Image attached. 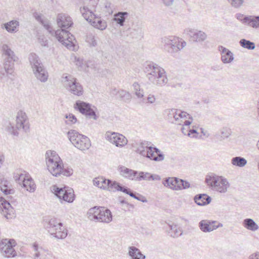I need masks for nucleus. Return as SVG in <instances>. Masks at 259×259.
I'll list each match as a JSON object with an SVG mask.
<instances>
[{
	"instance_id": "a211bd4d",
	"label": "nucleus",
	"mask_w": 259,
	"mask_h": 259,
	"mask_svg": "<svg viewBox=\"0 0 259 259\" xmlns=\"http://www.w3.org/2000/svg\"><path fill=\"white\" fill-rule=\"evenodd\" d=\"M184 33L188 35L191 40L195 42H202L206 38L207 35L204 32L192 28H186Z\"/></svg>"
},
{
	"instance_id": "338daca9",
	"label": "nucleus",
	"mask_w": 259,
	"mask_h": 259,
	"mask_svg": "<svg viewBox=\"0 0 259 259\" xmlns=\"http://www.w3.org/2000/svg\"><path fill=\"white\" fill-rule=\"evenodd\" d=\"M165 73H166V72L163 69V84L166 83L167 82V78L166 75H165Z\"/></svg>"
},
{
	"instance_id": "c03bdc74",
	"label": "nucleus",
	"mask_w": 259,
	"mask_h": 259,
	"mask_svg": "<svg viewBox=\"0 0 259 259\" xmlns=\"http://www.w3.org/2000/svg\"><path fill=\"white\" fill-rule=\"evenodd\" d=\"M133 92L138 98H142L144 97L143 90L141 89L140 85L138 82H135L133 84Z\"/></svg>"
},
{
	"instance_id": "4d7b16f0",
	"label": "nucleus",
	"mask_w": 259,
	"mask_h": 259,
	"mask_svg": "<svg viewBox=\"0 0 259 259\" xmlns=\"http://www.w3.org/2000/svg\"><path fill=\"white\" fill-rule=\"evenodd\" d=\"M179 109H177V112H176V116L174 117V123H177L178 124L181 125V122H180V117H179L178 114Z\"/></svg>"
},
{
	"instance_id": "b1692460",
	"label": "nucleus",
	"mask_w": 259,
	"mask_h": 259,
	"mask_svg": "<svg viewBox=\"0 0 259 259\" xmlns=\"http://www.w3.org/2000/svg\"><path fill=\"white\" fill-rule=\"evenodd\" d=\"M10 183L2 176H0V190L5 195L12 194L15 193V190L11 188Z\"/></svg>"
},
{
	"instance_id": "7ed1b4c3",
	"label": "nucleus",
	"mask_w": 259,
	"mask_h": 259,
	"mask_svg": "<svg viewBox=\"0 0 259 259\" xmlns=\"http://www.w3.org/2000/svg\"><path fill=\"white\" fill-rule=\"evenodd\" d=\"M30 65L36 78L41 82H45L48 78V73L38 56L31 53L28 57Z\"/></svg>"
},
{
	"instance_id": "aec40b11",
	"label": "nucleus",
	"mask_w": 259,
	"mask_h": 259,
	"mask_svg": "<svg viewBox=\"0 0 259 259\" xmlns=\"http://www.w3.org/2000/svg\"><path fill=\"white\" fill-rule=\"evenodd\" d=\"M163 229L165 230L167 234L173 238H177L183 234V231L173 223L170 224L165 222L163 223Z\"/></svg>"
},
{
	"instance_id": "4be33fe9",
	"label": "nucleus",
	"mask_w": 259,
	"mask_h": 259,
	"mask_svg": "<svg viewBox=\"0 0 259 259\" xmlns=\"http://www.w3.org/2000/svg\"><path fill=\"white\" fill-rule=\"evenodd\" d=\"M219 50L221 54V60L224 64L231 63L234 60L233 54L229 49L225 47L220 46Z\"/></svg>"
},
{
	"instance_id": "dca6fc26",
	"label": "nucleus",
	"mask_w": 259,
	"mask_h": 259,
	"mask_svg": "<svg viewBox=\"0 0 259 259\" xmlns=\"http://www.w3.org/2000/svg\"><path fill=\"white\" fill-rule=\"evenodd\" d=\"M105 138L110 143L117 147H123L127 144L126 138L121 134L115 132H107L105 134Z\"/></svg>"
},
{
	"instance_id": "1a4fd4ad",
	"label": "nucleus",
	"mask_w": 259,
	"mask_h": 259,
	"mask_svg": "<svg viewBox=\"0 0 259 259\" xmlns=\"http://www.w3.org/2000/svg\"><path fill=\"white\" fill-rule=\"evenodd\" d=\"M61 81L63 83L64 88L73 95L80 96L83 94L82 86L77 81L76 78L71 75L67 76L63 74L62 76Z\"/></svg>"
},
{
	"instance_id": "58836bf2",
	"label": "nucleus",
	"mask_w": 259,
	"mask_h": 259,
	"mask_svg": "<svg viewBox=\"0 0 259 259\" xmlns=\"http://www.w3.org/2000/svg\"><path fill=\"white\" fill-rule=\"evenodd\" d=\"M127 189L128 190H125V192H124V193H126V194L129 195L132 197H133L138 200L141 201L143 202H147V199L143 196H142L138 193H137L135 192L132 191L130 188H128L127 187Z\"/></svg>"
},
{
	"instance_id": "e433bc0d",
	"label": "nucleus",
	"mask_w": 259,
	"mask_h": 259,
	"mask_svg": "<svg viewBox=\"0 0 259 259\" xmlns=\"http://www.w3.org/2000/svg\"><path fill=\"white\" fill-rule=\"evenodd\" d=\"M247 162V161L246 159L241 156H236L233 157L231 159V163L232 165L240 167L246 165Z\"/></svg>"
},
{
	"instance_id": "774afa93",
	"label": "nucleus",
	"mask_w": 259,
	"mask_h": 259,
	"mask_svg": "<svg viewBox=\"0 0 259 259\" xmlns=\"http://www.w3.org/2000/svg\"><path fill=\"white\" fill-rule=\"evenodd\" d=\"M223 226V224H222L221 223H218L217 225H215L214 224H213V227L212 229H213V230H216L217 229H218L220 227H222Z\"/></svg>"
},
{
	"instance_id": "423d86ee",
	"label": "nucleus",
	"mask_w": 259,
	"mask_h": 259,
	"mask_svg": "<svg viewBox=\"0 0 259 259\" xmlns=\"http://www.w3.org/2000/svg\"><path fill=\"white\" fill-rule=\"evenodd\" d=\"M67 135L72 144L81 151L89 149L91 146V141L88 137L75 130L69 131Z\"/></svg>"
},
{
	"instance_id": "a878e982",
	"label": "nucleus",
	"mask_w": 259,
	"mask_h": 259,
	"mask_svg": "<svg viewBox=\"0 0 259 259\" xmlns=\"http://www.w3.org/2000/svg\"><path fill=\"white\" fill-rule=\"evenodd\" d=\"M194 200L198 205L204 206L209 204L211 198L206 194H199L195 196Z\"/></svg>"
},
{
	"instance_id": "0eeeda50",
	"label": "nucleus",
	"mask_w": 259,
	"mask_h": 259,
	"mask_svg": "<svg viewBox=\"0 0 259 259\" xmlns=\"http://www.w3.org/2000/svg\"><path fill=\"white\" fill-rule=\"evenodd\" d=\"M163 44L164 49L172 56L186 46V41L175 36L164 37Z\"/></svg>"
},
{
	"instance_id": "39448f33",
	"label": "nucleus",
	"mask_w": 259,
	"mask_h": 259,
	"mask_svg": "<svg viewBox=\"0 0 259 259\" xmlns=\"http://www.w3.org/2000/svg\"><path fill=\"white\" fill-rule=\"evenodd\" d=\"M18 130H23L27 133L29 130V123L26 114L22 111H19L17 114L16 119V126L12 125L11 123L7 127V130L12 135L18 136L19 133Z\"/></svg>"
},
{
	"instance_id": "49530a36",
	"label": "nucleus",
	"mask_w": 259,
	"mask_h": 259,
	"mask_svg": "<svg viewBox=\"0 0 259 259\" xmlns=\"http://www.w3.org/2000/svg\"><path fill=\"white\" fill-rule=\"evenodd\" d=\"M178 112L179 117H180V122H181L182 124L183 122L182 119L188 118L189 119L193 120L192 116L186 112L181 110H179Z\"/></svg>"
},
{
	"instance_id": "0e129e2a",
	"label": "nucleus",
	"mask_w": 259,
	"mask_h": 259,
	"mask_svg": "<svg viewBox=\"0 0 259 259\" xmlns=\"http://www.w3.org/2000/svg\"><path fill=\"white\" fill-rule=\"evenodd\" d=\"M110 94L112 96L118 95L119 94V91H117L115 88L112 89L110 92Z\"/></svg>"
},
{
	"instance_id": "a19ab883",
	"label": "nucleus",
	"mask_w": 259,
	"mask_h": 259,
	"mask_svg": "<svg viewBox=\"0 0 259 259\" xmlns=\"http://www.w3.org/2000/svg\"><path fill=\"white\" fill-rule=\"evenodd\" d=\"M247 25L255 28H259V16H249Z\"/></svg>"
},
{
	"instance_id": "a18cd8bd",
	"label": "nucleus",
	"mask_w": 259,
	"mask_h": 259,
	"mask_svg": "<svg viewBox=\"0 0 259 259\" xmlns=\"http://www.w3.org/2000/svg\"><path fill=\"white\" fill-rule=\"evenodd\" d=\"M151 174L149 172H140L139 176L136 178L135 180L141 181L142 180L150 181Z\"/></svg>"
},
{
	"instance_id": "c9c22d12",
	"label": "nucleus",
	"mask_w": 259,
	"mask_h": 259,
	"mask_svg": "<svg viewBox=\"0 0 259 259\" xmlns=\"http://www.w3.org/2000/svg\"><path fill=\"white\" fill-rule=\"evenodd\" d=\"M109 182V179L107 180L103 178H95L93 180V183L95 186L103 189H106L107 187L108 186V183Z\"/></svg>"
},
{
	"instance_id": "9b49d317",
	"label": "nucleus",
	"mask_w": 259,
	"mask_h": 259,
	"mask_svg": "<svg viewBox=\"0 0 259 259\" xmlns=\"http://www.w3.org/2000/svg\"><path fill=\"white\" fill-rule=\"evenodd\" d=\"M48 232L58 239H64L67 235V230L63 227L61 223H58L55 219H51L47 225Z\"/></svg>"
},
{
	"instance_id": "3c124183",
	"label": "nucleus",
	"mask_w": 259,
	"mask_h": 259,
	"mask_svg": "<svg viewBox=\"0 0 259 259\" xmlns=\"http://www.w3.org/2000/svg\"><path fill=\"white\" fill-rule=\"evenodd\" d=\"M236 17L243 24H247L248 22L249 16H244L242 14L238 13L236 15Z\"/></svg>"
},
{
	"instance_id": "09e8293b",
	"label": "nucleus",
	"mask_w": 259,
	"mask_h": 259,
	"mask_svg": "<svg viewBox=\"0 0 259 259\" xmlns=\"http://www.w3.org/2000/svg\"><path fill=\"white\" fill-rule=\"evenodd\" d=\"M66 118L68 120H66L65 122L67 124H72L76 122L77 118L74 115L72 114H66Z\"/></svg>"
},
{
	"instance_id": "680f3d73",
	"label": "nucleus",
	"mask_w": 259,
	"mask_h": 259,
	"mask_svg": "<svg viewBox=\"0 0 259 259\" xmlns=\"http://www.w3.org/2000/svg\"><path fill=\"white\" fill-rule=\"evenodd\" d=\"M181 131L184 135L188 136V133L189 132V128H186L185 126H182L181 127Z\"/></svg>"
},
{
	"instance_id": "4468645a",
	"label": "nucleus",
	"mask_w": 259,
	"mask_h": 259,
	"mask_svg": "<svg viewBox=\"0 0 259 259\" xmlns=\"http://www.w3.org/2000/svg\"><path fill=\"white\" fill-rule=\"evenodd\" d=\"M144 71L147 74V77L150 81L154 84H160L158 81L162 77V73L159 66L151 62L145 65Z\"/></svg>"
},
{
	"instance_id": "37998d69",
	"label": "nucleus",
	"mask_w": 259,
	"mask_h": 259,
	"mask_svg": "<svg viewBox=\"0 0 259 259\" xmlns=\"http://www.w3.org/2000/svg\"><path fill=\"white\" fill-rule=\"evenodd\" d=\"M118 97L121 100L125 102H128L131 101L132 96L128 92L123 90H119Z\"/></svg>"
},
{
	"instance_id": "7c9ffc66",
	"label": "nucleus",
	"mask_w": 259,
	"mask_h": 259,
	"mask_svg": "<svg viewBox=\"0 0 259 259\" xmlns=\"http://www.w3.org/2000/svg\"><path fill=\"white\" fill-rule=\"evenodd\" d=\"M128 15L129 14L126 12H119L114 14L113 20L120 26H123Z\"/></svg>"
},
{
	"instance_id": "c85d7f7f",
	"label": "nucleus",
	"mask_w": 259,
	"mask_h": 259,
	"mask_svg": "<svg viewBox=\"0 0 259 259\" xmlns=\"http://www.w3.org/2000/svg\"><path fill=\"white\" fill-rule=\"evenodd\" d=\"M128 254L131 259H145L146 256L143 254L141 251L135 246L128 247Z\"/></svg>"
},
{
	"instance_id": "2eb2a0df",
	"label": "nucleus",
	"mask_w": 259,
	"mask_h": 259,
	"mask_svg": "<svg viewBox=\"0 0 259 259\" xmlns=\"http://www.w3.org/2000/svg\"><path fill=\"white\" fill-rule=\"evenodd\" d=\"M74 108L80 113L85 115L87 117L90 118H93L94 120H97V116L94 110V108L96 109V108L95 106L92 107L91 104L78 100L74 104Z\"/></svg>"
},
{
	"instance_id": "f704fd0d",
	"label": "nucleus",
	"mask_w": 259,
	"mask_h": 259,
	"mask_svg": "<svg viewBox=\"0 0 259 259\" xmlns=\"http://www.w3.org/2000/svg\"><path fill=\"white\" fill-rule=\"evenodd\" d=\"M91 24L94 27L101 30L105 29L107 27L106 21L101 20L100 18L96 17V16Z\"/></svg>"
},
{
	"instance_id": "f8f14e48",
	"label": "nucleus",
	"mask_w": 259,
	"mask_h": 259,
	"mask_svg": "<svg viewBox=\"0 0 259 259\" xmlns=\"http://www.w3.org/2000/svg\"><path fill=\"white\" fill-rule=\"evenodd\" d=\"M52 192L60 200L71 203L75 198L73 190L69 187H59L54 185L51 187Z\"/></svg>"
},
{
	"instance_id": "6e6552de",
	"label": "nucleus",
	"mask_w": 259,
	"mask_h": 259,
	"mask_svg": "<svg viewBox=\"0 0 259 259\" xmlns=\"http://www.w3.org/2000/svg\"><path fill=\"white\" fill-rule=\"evenodd\" d=\"M136 151L143 156L152 160L157 161L161 159L162 154L160 153V151L155 147L149 146L147 142L140 143Z\"/></svg>"
},
{
	"instance_id": "603ef678",
	"label": "nucleus",
	"mask_w": 259,
	"mask_h": 259,
	"mask_svg": "<svg viewBox=\"0 0 259 259\" xmlns=\"http://www.w3.org/2000/svg\"><path fill=\"white\" fill-rule=\"evenodd\" d=\"M221 134L223 139L227 138L231 135V130L227 127H223L221 130Z\"/></svg>"
},
{
	"instance_id": "2f4dec72",
	"label": "nucleus",
	"mask_w": 259,
	"mask_h": 259,
	"mask_svg": "<svg viewBox=\"0 0 259 259\" xmlns=\"http://www.w3.org/2000/svg\"><path fill=\"white\" fill-rule=\"evenodd\" d=\"M243 226L247 230L251 231H255L258 229L257 224L252 219H245L243 221Z\"/></svg>"
},
{
	"instance_id": "bf43d9fd",
	"label": "nucleus",
	"mask_w": 259,
	"mask_h": 259,
	"mask_svg": "<svg viewBox=\"0 0 259 259\" xmlns=\"http://www.w3.org/2000/svg\"><path fill=\"white\" fill-rule=\"evenodd\" d=\"M193 120H185L184 122H182L183 126H185L186 128H190L189 125L191 124Z\"/></svg>"
},
{
	"instance_id": "052dcab7",
	"label": "nucleus",
	"mask_w": 259,
	"mask_h": 259,
	"mask_svg": "<svg viewBox=\"0 0 259 259\" xmlns=\"http://www.w3.org/2000/svg\"><path fill=\"white\" fill-rule=\"evenodd\" d=\"M249 259H259V252H257L251 254Z\"/></svg>"
},
{
	"instance_id": "5fc2aeb1",
	"label": "nucleus",
	"mask_w": 259,
	"mask_h": 259,
	"mask_svg": "<svg viewBox=\"0 0 259 259\" xmlns=\"http://www.w3.org/2000/svg\"><path fill=\"white\" fill-rule=\"evenodd\" d=\"M38 39L42 46L46 47L47 46L48 40L45 36H39Z\"/></svg>"
},
{
	"instance_id": "6ab92c4d",
	"label": "nucleus",
	"mask_w": 259,
	"mask_h": 259,
	"mask_svg": "<svg viewBox=\"0 0 259 259\" xmlns=\"http://www.w3.org/2000/svg\"><path fill=\"white\" fill-rule=\"evenodd\" d=\"M15 180L20 183V181L22 182L23 187L30 192H33L35 189V185L32 179L25 175L21 174L18 177H15Z\"/></svg>"
},
{
	"instance_id": "f03ea898",
	"label": "nucleus",
	"mask_w": 259,
	"mask_h": 259,
	"mask_svg": "<svg viewBox=\"0 0 259 259\" xmlns=\"http://www.w3.org/2000/svg\"><path fill=\"white\" fill-rule=\"evenodd\" d=\"M46 161L49 172L55 177L61 175L69 177L72 175V168H64L62 160L56 151L48 150L46 153Z\"/></svg>"
},
{
	"instance_id": "13d9d810",
	"label": "nucleus",
	"mask_w": 259,
	"mask_h": 259,
	"mask_svg": "<svg viewBox=\"0 0 259 259\" xmlns=\"http://www.w3.org/2000/svg\"><path fill=\"white\" fill-rule=\"evenodd\" d=\"M160 180H161V177L160 176L157 175L151 174L150 180L160 181Z\"/></svg>"
},
{
	"instance_id": "473e14b6",
	"label": "nucleus",
	"mask_w": 259,
	"mask_h": 259,
	"mask_svg": "<svg viewBox=\"0 0 259 259\" xmlns=\"http://www.w3.org/2000/svg\"><path fill=\"white\" fill-rule=\"evenodd\" d=\"M80 11L83 17L90 23L92 22L96 16L92 11L85 7L80 8Z\"/></svg>"
},
{
	"instance_id": "8fccbe9b",
	"label": "nucleus",
	"mask_w": 259,
	"mask_h": 259,
	"mask_svg": "<svg viewBox=\"0 0 259 259\" xmlns=\"http://www.w3.org/2000/svg\"><path fill=\"white\" fill-rule=\"evenodd\" d=\"M231 5L235 8H240L243 4L244 0H227Z\"/></svg>"
},
{
	"instance_id": "f257e3e1",
	"label": "nucleus",
	"mask_w": 259,
	"mask_h": 259,
	"mask_svg": "<svg viewBox=\"0 0 259 259\" xmlns=\"http://www.w3.org/2000/svg\"><path fill=\"white\" fill-rule=\"evenodd\" d=\"M57 22L61 29H58L55 32L56 38L68 49H70L73 46L74 37L65 29L68 28L73 24L71 17L65 14H59L57 16Z\"/></svg>"
},
{
	"instance_id": "393cba45",
	"label": "nucleus",
	"mask_w": 259,
	"mask_h": 259,
	"mask_svg": "<svg viewBox=\"0 0 259 259\" xmlns=\"http://www.w3.org/2000/svg\"><path fill=\"white\" fill-rule=\"evenodd\" d=\"M217 221L203 220L198 224V226L201 231L204 233L210 232L213 231L212 229L213 224L217 223Z\"/></svg>"
},
{
	"instance_id": "864d4df0",
	"label": "nucleus",
	"mask_w": 259,
	"mask_h": 259,
	"mask_svg": "<svg viewBox=\"0 0 259 259\" xmlns=\"http://www.w3.org/2000/svg\"><path fill=\"white\" fill-rule=\"evenodd\" d=\"M86 41L92 46L95 47L97 45L95 37L92 35H89L87 36Z\"/></svg>"
},
{
	"instance_id": "72a5a7b5",
	"label": "nucleus",
	"mask_w": 259,
	"mask_h": 259,
	"mask_svg": "<svg viewBox=\"0 0 259 259\" xmlns=\"http://www.w3.org/2000/svg\"><path fill=\"white\" fill-rule=\"evenodd\" d=\"M5 28L10 33H14L18 30L19 22L12 20L4 24Z\"/></svg>"
},
{
	"instance_id": "69168bd1",
	"label": "nucleus",
	"mask_w": 259,
	"mask_h": 259,
	"mask_svg": "<svg viewBox=\"0 0 259 259\" xmlns=\"http://www.w3.org/2000/svg\"><path fill=\"white\" fill-rule=\"evenodd\" d=\"M75 62H76V65L79 67H81L82 64H83L82 60H80L79 58L76 59Z\"/></svg>"
},
{
	"instance_id": "c756f323",
	"label": "nucleus",
	"mask_w": 259,
	"mask_h": 259,
	"mask_svg": "<svg viewBox=\"0 0 259 259\" xmlns=\"http://www.w3.org/2000/svg\"><path fill=\"white\" fill-rule=\"evenodd\" d=\"M13 66L11 64L7 62H4V68L0 67V78H2L5 77L6 75H14L13 74Z\"/></svg>"
},
{
	"instance_id": "20e7f679",
	"label": "nucleus",
	"mask_w": 259,
	"mask_h": 259,
	"mask_svg": "<svg viewBox=\"0 0 259 259\" xmlns=\"http://www.w3.org/2000/svg\"><path fill=\"white\" fill-rule=\"evenodd\" d=\"M88 217L91 221L109 223L112 220L111 211L104 207L95 206L88 211Z\"/></svg>"
},
{
	"instance_id": "ddd939ff",
	"label": "nucleus",
	"mask_w": 259,
	"mask_h": 259,
	"mask_svg": "<svg viewBox=\"0 0 259 259\" xmlns=\"http://www.w3.org/2000/svg\"><path fill=\"white\" fill-rule=\"evenodd\" d=\"M16 241L13 239H4L0 241V251L3 256L6 257H14L17 252L14 247L16 245Z\"/></svg>"
},
{
	"instance_id": "f3484780",
	"label": "nucleus",
	"mask_w": 259,
	"mask_h": 259,
	"mask_svg": "<svg viewBox=\"0 0 259 259\" xmlns=\"http://www.w3.org/2000/svg\"><path fill=\"white\" fill-rule=\"evenodd\" d=\"M0 211L7 219H11L15 217V211L10 202L5 198L0 197Z\"/></svg>"
},
{
	"instance_id": "9d476101",
	"label": "nucleus",
	"mask_w": 259,
	"mask_h": 259,
	"mask_svg": "<svg viewBox=\"0 0 259 259\" xmlns=\"http://www.w3.org/2000/svg\"><path fill=\"white\" fill-rule=\"evenodd\" d=\"M205 182L213 190L220 193H225L230 184L227 180L223 177L216 175L211 176L205 179Z\"/></svg>"
},
{
	"instance_id": "bb28decb",
	"label": "nucleus",
	"mask_w": 259,
	"mask_h": 259,
	"mask_svg": "<svg viewBox=\"0 0 259 259\" xmlns=\"http://www.w3.org/2000/svg\"><path fill=\"white\" fill-rule=\"evenodd\" d=\"M120 175L131 180H134L138 174L137 171L128 168L124 166H120L118 168Z\"/></svg>"
},
{
	"instance_id": "de8ad7c7",
	"label": "nucleus",
	"mask_w": 259,
	"mask_h": 259,
	"mask_svg": "<svg viewBox=\"0 0 259 259\" xmlns=\"http://www.w3.org/2000/svg\"><path fill=\"white\" fill-rule=\"evenodd\" d=\"M165 112H168L167 113V119L171 123H174V117L176 116V112H177V109H167L165 110Z\"/></svg>"
},
{
	"instance_id": "e2e57ef3",
	"label": "nucleus",
	"mask_w": 259,
	"mask_h": 259,
	"mask_svg": "<svg viewBox=\"0 0 259 259\" xmlns=\"http://www.w3.org/2000/svg\"><path fill=\"white\" fill-rule=\"evenodd\" d=\"M174 1V0H163V3L166 6H168L172 4Z\"/></svg>"
},
{
	"instance_id": "cd10ccee",
	"label": "nucleus",
	"mask_w": 259,
	"mask_h": 259,
	"mask_svg": "<svg viewBox=\"0 0 259 259\" xmlns=\"http://www.w3.org/2000/svg\"><path fill=\"white\" fill-rule=\"evenodd\" d=\"M108 186L107 187L106 189L109 191H121L124 193L125 190H128L127 187L123 186L120 184V183L115 181L109 180V182L108 183Z\"/></svg>"
},
{
	"instance_id": "412c9836",
	"label": "nucleus",
	"mask_w": 259,
	"mask_h": 259,
	"mask_svg": "<svg viewBox=\"0 0 259 259\" xmlns=\"http://www.w3.org/2000/svg\"><path fill=\"white\" fill-rule=\"evenodd\" d=\"M3 55L5 57V62L11 64L14 67V62L18 60V57L14 52L11 50L10 46L7 44L3 45L2 47Z\"/></svg>"
},
{
	"instance_id": "6e6d98bb",
	"label": "nucleus",
	"mask_w": 259,
	"mask_h": 259,
	"mask_svg": "<svg viewBox=\"0 0 259 259\" xmlns=\"http://www.w3.org/2000/svg\"><path fill=\"white\" fill-rule=\"evenodd\" d=\"M198 134V133L197 132V130L195 129H190L189 128V132L188 133V136L190 137H197V135Z\"/></svg>"
},
{
	"instance_id": "4c0bfd02",
	"label": "nucleus",
	"mask_w": 259,
	"mask_h": 259,
	"mask_svg": "<svg viewBox=\"0 0 259 259\" xmlns=\"http://www.w3.org/2000/svg\"><path fill=\"white\" fill-rule=\"evenodd\" d=\"M178 183V178L176 177H169L165 178V180L163 181V185L168 187L172 190H176V184Z\"/></svg>"
},
{
	"instance_id": "5701e85b",
	"label": "nucleus",
	"mask_w": 259,
	"mask_h": 259,
	"mask_svg": "<svg viewBox=\"0 0 259 259\" xmlns=\"http://www.w3.org/2000/svg\"><path fill=\"white\" fill-rule=\"evenodd\" d=\"M33 16L38 22L43 25L44 28L46 29L50 33L53 34V31L50 25V21L48 19L45 18L43 15L38 13H34Z\"/></svg>"
},
{
	"instance_id": "ea45409f",
	"label": "nucleus",
	"mask_w": 259,
	"mask_h": 259,
	"mask_svg": "<svg viewBox=\"0 0 259 259\" xmlns=\"http://www.w3.org/2000/svg\"><path fill=\"white\" fill-rule=\"evenodd\" d=\"M175 190H181L190 187V184L188 181L178 178V183L176 184Z\"/></svg>"
},
{
	"instance_id": "79ce46f5",
	"label": "nucleus",
	"mask_w": 259,
	"mask_h": 259,
	"mask_svg": "<svg viewBox=\"0 0 259 259\" xmlns=\"http://www.w3.org/2000/svg\"><path fill=\"white\" fill-rule=\"evenodd\" d=\"M239 44L242 47L248 50H252L255 47V44L253 42L244 38L241 39L239 41Z\"/></svg>"
}]
</instances>
